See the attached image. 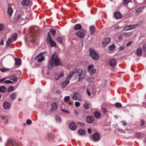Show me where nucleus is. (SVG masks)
<instances>
[{
	"label": "nucleus",
	"instance_id": "f257e3e1",
	"mask_svg": "<svg viewBox=\"0 0 146 146\" xmlns=\"http://www.w3.org/2000/svg\"><path fill=\"white\" fill-rule=\"evenodd\" d=\"M54 58V65L55 66H57L60 65V61L58 57L57 56H56V55L55 54H53L50 57V60L48 62V68L49 70H50L53 66V61Z\"/></svg>",
	"mask_w": 146,
	"mask_h": 146
},
{
	"label": "nucleus",
	"instance_id": "f03ea898",
	"mask_svg": "<svg viewBox=\"0 0 146 146\" xmlns=\"http://www.w3.org/2000/svg\"><path fill=\"white\" fill-rule=\"evenodd\" d=\"M82 72L83 70L82 69H74V79L75 80L78 79V80L80 81L84 79L85 77V75Z\"/></svg>",
	"mask_w": 146,
	"mask_h": 146
},
{
	"label": "nucleus",
	"instance_id": "7ed1b4c3",
	"mask_svg": "<svg viewBox=\"0 0 146 146\" xmlns=\"http://www.w3.org/2000/svg\"><path fill=\"white\" fill-rule=\"evenodd\" d=\"M17 37V34L16 33H14L7 41L6 44V46L9 47L12 42L16 40Z\"/></svg>",
	"mask_w": 146,
	"mask_h": 146
},
{
	"label": "nucleus",
	"instance_id": "20e7f679",
	"mask_svg": "<svg viewBox=\"0 0 146 146\" xmlns=\"http://www.w3.org/2000/svg\"><path fill=\"white\" fill-rule=\"evenodd\" d=\"M90 55L92 58L95 60H98L100 58V56L97 52L95 51L92 48L89 49Z\"/></svg>",
	"mask_w": 146,
	"mask_h": 146
},
{
	"label": "nucleus",
	"instance_id": "39448f33",
	"mask_svg": "<svg viewBox=\"0 0 146 146\" xmlns=\"http://www.w3.org/2000/svg\"><path fill=\"white\" fill-rule=\"evenodd\" d=\"M47 41L46 43L47 44H49L52 47H54L56 46V44L54 41L52 40L51 38V36L49 32H48L47 37Z\"/></svg>",
	"mask_w": 146,
	"mask_h": 146
},
{
	"label": "nucleus",
	"instance_id": "423d86ee",
	"mask_svg": "<svg viewBox=\"0 0 146 146\" xmlns=\"http://www.w3.org/2000/svg\"><path fill=\"white\" fill-rule=\"evenodd\" d=\"M46 53V51H44L39 53L35 58L34 60H36L39 58L37 61L38 62H40L44 60V56H43L44 54Z\"/></svg>",
	"mask_w": 146,
	"mask_h": 146
},
{
	"label": "nucleus",
	"instance_id": "0eeeda50",
	"mask_svg": "<svg viewBox=\"0 0 146 146\" xmlns=\"http://www.w3.org/2000/svg\"><path fill=\"white\" fill-rule=\"evenodd\" d=\"M72 74H73V72H72ZM72 76V74H71L68 76L66 79V80L62 83V84L64 87H66L69 83V80L71 78Z\"/></svg>",
	"mask_w": 146,
	"mask_h": 146
},
{
	"label": "nucleus",
	"instance_id": "6e6552de",
	"mask_svg": "<svg viewBox=\"0 0 146 146\" xmlns=\"http://www.w3.org/2000/svg\"><path fill=\"white\" fill-rule=\"evenodd\" d=\"M86 31L84 29H82L79 30L76 33V36L79 38H83L85 35Z\"/></svg>",
	"mask_w": 146,
	"mask_h": 146
},
{
	"label": "nucleus",
	"instance_id": "1a4fd4ad",
	"mask_svg": "<svg viewBox=\"0 0 146 146\" xmlns=\"http://www.w3.org/2000/svg\"><path fill=\"white\" fill-rule=\"evenodd\" d=\"M89 72L92 74L95 73L96 71V69L94 67V65H90L88 66Z\"/></svg>",
	"mask_w": 146,
	"mask_h": 146
},
{
	"label": "nucleus",
	"instance_id": "9d476101",
	"mask_svg": "<svg viewBox=\"0 0 146 146\" xmlns=\"http://www.w3.org/2000/svg\"><path fill=\"white\" fill-rule=\"evenodd\" d=\"M92 138L93 141L97 142L100 139V135L98 133H95L93 134Z\"/></svg>",
	"mask_w": 146,
	"mask_h": 146
},
{
	"label": "nucleus",
	"instance_id": "9b49d317",
	"mask_svg": "<svg viewBox=\"0 0 146 146\" xmlns=\"http://www.w3.org/2000/svg\"><path fill=\"white\" fill-rule=\"evenodd\" d=\"M86 120L88 123H91L94 121V118L92 116H89L86 117Z\"/></svg>",
	"mask_w": 146,
	"mask_h": 146
},
{
	"label": "nucleus",
	"instance_id": "f8f14e48",
	"mask_svg": "<svg viewBox=\"0 0 146 146\" xmlns=\"http://www.w3.org/2000/svg\"><path fill=\"white\" fill-rule=\"evenodd\" d=\"M116 61L114 59H112L109 61V64L111 66H115L116 65Z\"/></svg>",
	"mask_w": 146,
	"mask_h": 146
},
{
	"label": "nucleus",
	"instance_id": "ddd939ff",
	"mask_svg": "<svg viewBox=\"0 0 146 146\" xmlns=\"http://www.w3.org/2000/svg\"><path fill=\"white\" fill-rule=\"evenodd\" d=\"M10 104L7 101H5L3 104V107L5 109H8L10 107Z\"/></svg>",
	"mask_w": 146,
	"mask_h": 146
},
{
	"label": "nucleus",
	"instance_id": "4468645a",
	"mask_svg": "<svg viewBox=\"0 0 146 146\" xmlns=\"http://www.w3.org/2000/svg\"><path fill=\"white\" fill-rule=\"evenodd\" d=\"M95 30L96 27L94 25H92L90 27L89 30L91 34H93L95 32Z\"/></svg>",
	"mask_w": 146,
	"mask_h": 146
},
{
	"label": "nucleus",
	"instance_id": "2eb2a0df",
	"mask_svg": "<svg viewBox=\"0 0 146 146\" xmlns=\"http://www.w3.org/2000/svg\"><path fill=\"white\" fill-rule=\"evenodd\" d=\"M8 9L7 11V13L10 16H11L13 13V10L11 7V5L9 4L8 5Z\"/></svg>",
	"mask_w": 146,
	"mask_h": 146
},
{
	"label": "nucleus",
	"instance_id": "dca6fc26",
	"mask_svg": "<svg viewBox=\"0 0 146 146\" xmlns=\"http://www.w3.org/2000/svg\"><path fill=\"white\" fill-rule=\"evenodd\" d=\"M22 5L25 6H27L30 4L29 0H23L21 2Z\"/></svg>",
	"mask_w": 146,
	"mask_h": 146
},
{
	"label": "nucleus",
	"instance_id": "f3484780",
	"mask_svg": "<svg viewBox=\"0 0 146 146\" xmlns=\"http://www.w3.org/2000/svg\"><path fill=\"white\" fill-rule=\"evenodd\" d=\"M80 95L77 93L74 94V100H80Z\"/></svg>",
	"mask_w": 146,
	"mask_h": 146
},
{
	"label": "nucleus",
	"instance_id": "a211bd4d",
	"mask_svg": "<svg viewBox=\"0 0 146 146\" xmlns=\"http://www.w3.org/2000/svg\"><path fill=\"white\" fill-rule=\"evenodd\" d=\"M114 16L115 18L117 19H120L122 16L121 14L119 12H117L115 13Z\"/></svg>",
	"mask_w": 146,
	"mask_h": 146
},
{
	"label": "nucleus",
	"instance_id": "6ab92c4d",
	"mask_svg": "<svg viewBox=\"0 0 146 146\" xmlns=\"http://www.w3.org/2000/svg\"><path fill=\"white\" fill-rule=\"evenodd\" d=\"M9 78L10 80H13L15 83L17 82L18 80V78L15 75L11 76L9 77Z\"/></svg>",
	"mask_w": 146,
	"mask_h": 146
},
{
	"label": "nucleus",
	"instance_id": "aec40b11",
	"mask_svg": "<svg viewBox=\"0 0 146 146\" xmlns=\"http://www.w3.org/2000/svg\"><path fill=\"white\" fill-rule=\"evenodd\" d=\"M52 108L50 109V111L56 110L58 108L57 104L55 102H54L52 104Z\"/></svg>",
	"mask_w": 146,
	"mask_h": 146
},
{
	"label": "nucleus",
	"instance_id": "412c9836",
	"mask_svg": "<svg viewBox=\"0 0 146 146\" xmlns=\"http://www.w3.org/2000/svg\"><path fill=\"white\" fill-rule=\"evenodd\" d=\"M82 28V26L80 24H77L75 25L74 29L76 30L80 29Z\"/></svg>",
	"mask_w": 146,
	"mask_h": 146
},
{
	"label": "nucleus",
	"instance_id": "4be33fe9",
	"mask_svg": "<svg viewBox=\"0 0 146 146\" xmlns=\"http://www.w3.org/2000/svg\"><path fill=\"white\" fill-rule=\"evenodd\" d=\"M15 64L16 65L19 66L21 65V60L20 59L16 58L15 59Z\"/></svg>",
	"mask_w": 146,
	"mask_h": 146
},
{
	"label": "nucleus",
	"instance_id": "5701e85b",
	"mask_svg": "<svg viewBox=\"0 0 146 146\" xmlns=\"http://www.w3.org/2000/svg\"><path fill=\"white\" fill-rule=\"evenodd\" d=\"M110 40L109 38H105L102 42L103 44H105L106 45L110 43Z\"/></svg>",
	"mask_w": 146,
	"mask_h": 146
},
{
	"label": "nucleus",
	"instance_id": "b1692460",
	"mask_svg": "<svg viewBox=\"0 0 146 146\" xmlns=\"http://www.w3.org/2000/svg\"><path fill=\"white\" fill-rule=\"evenodd\" d=\"M142 50L141 48H138L136 51L137 55L138 56L141 55L142 54Z\"/></svg>",
	"mask_w": 146,
	"mask_h": 146
},
{
	"label": "nucleus",
	"instance_id": "393cba45",
	"mask_svg": "<svg viewBox=\"0 0 146 146\" xmlns=\"http://www.w3.org/2000/svg\"><path fill=\"white\" fill-rule=\"evenodd\" d=\"M94 115L95 117L97 118H99L101 116L100 113L98 111H96L94 112Z\"/></svg>",
	"mask_w": 146,
	"mask_h": 146
},
{
	"label": "nucleus",
	"instance_id": "a878e982",
	"mask_svg": "<svg viewBox=\"0 0 146 146\" xmlns=\"http://www.w3.org/2000/svg\"><path fill=\"white\" fill-rule=\"evenodd\" d=\"M78 133L79 135H84L85 134V132L84 129H80L78 130Z\"/></svg>",
	"mask_w": 146,
	"mask_h": 146
},
{
	"label": "nucleus",
	"instance_id": "bb28decb",
	"mask_svg": "<svg viewBox=\"0 0 146 146\" xmlns=\"http://www.w3.org/2000/svg\"><path fill=\"white\" fill-rule=\"evenodd\" d=\"M7 90V88L5 86H0V92H4Z\"/></svg>",
	"mask_w": 146,
	"mask_h": 146
},
{
	"label": "nucleus",
	"instance_id": "cd10ccee",
	"mask_svg": "<svg viewBox=\"0 0 146 146\" xmlns=\"http://www.w3.org/2000/svg\"><path fill=\"white\" fill-rule=\"evenodd\" d=\"M17 95L16 93H13L10 94V97L11 99L14 100L17 97Z\"/></svg>",
	"mask_w": 146,
	"mask_h": 146
},
{
	"label": "nucleus",
	"instance_id": "c85d7f7f",
	"mask_svg": "<svg viewBox=\"0 0 146 146\" xmlns=\"http://www.w3.org/2000/svg\"><path fill=\"white\" fill-rule=\"evenodd\" d=\"M57 74L58 76L57 77L56 76L55 77V78L56 80H59L61 77H63L64 76V73L63 72H61L59 75L58 74Z\"/></svg>",
	"mask_w": 146,
	"mask_h": 146
},
{
	"label": "nucleus",
	"instance_id": "c756f323",
	"mask_svg": "<svg viewBox=\"0 0 146 146\" xmlns=\"http://www.w3.org/2000/svg\"><path fill=\"white\" fill-rule=\"evenodd\" d=\"M129 29L132 30L135 28L136 27H137L138 26V24H136L134 25H129Z\"/></svg>",
	"mask_w": 146,
	"mask_h": 146
},
{
	"label": "nucleus",
	"instance_id": "7c9ffc66",
	"mask_svg": "<svg viewBox=\"0 0 146 146\" xmlns=\"http://www.w3.org/2000/svg\"><path fill=\"white\" fill-rule=\"evenodd\" d=\"M15 90V88L13 86L9 87L7 89L8 92L13 91Z\"/></svg>",
	"mask_w": 146,
	"mask_h": 146
},
{
	"label": "nucleus",
	"instance_id": "2f4dec72",
	"mask_svg": "<svg viewBox=\"0 0 146 146\" xmlns=\"http://www.w3.org/2000/svg\"><path fill=\"white\" fill-rule=\"evenodd\" d=\"M132 33L131 32H125L123 33V35L126 36H129L131 35Z\"/></svg>",
	"mask_w": 146,
	"mask_h": 146
},
{
	"label": "nucleus",
	"instance_id": "473e14b6",
	"mask_svg": "<svg viewBox=\"0 0 146 146\" xmlns=\"http://www.w3.org/2000/svg\"><path fill=\"white\" fill-rule=\"evenodd\" d=\"M115 107L117 108H121L122 106L121 104L119 102H117L115 104Z\"/></svg>",
	"mask_w": 146,
	"mask_h": 146
},
{
	"label": "nucleus",
	"instance_id": "72a5a7b5",
	"mask_svg": "<svg viewBox=\"0 0 146 146\" xmlns=\"http://www.w3.org/2000/svg\"><path fill=\"white\" fill-rule=\"evenodd\" d=\"M83 107L85 109H88L90 107V105L87 103H85L83 105Z\"/></svg>",
	"mask_w": 146,
	"mask_h": 146
},
{
	"label": "nucleus",
	"instance_id": "f704fd0d",
	"mask_svg": "<svg viewBox=\"0 0 146 146\" xmlns=\"http://www.w3.org/2000/svg\"><path fill=\"white\" fill-rule=\"evenodd\" d=\"M9 143L11 144L13 146H14L15 145V142L13 140H10L9 141Z\"/></svg>",
	"mask_w": 146,
	"mask_h": 146
},
{
	"label": "nucleus",
	"instance_id": "c9c22d12",
	"mask_svg": "<svg viewBox=\"0 0 146 146\" xmlns=\"http://www.w3.org/2000/svg\"><path fill=\"white\" fill-rule=\"evenodd\" d=\"M56 40L57 41L59 42L62 43V38L60 37H58L56 39Z\"/></svg>",
	"mask_w": 146,
	"mask_h": 146
},
{
	"label": "nucleus",
	"instance_id": "e433bc0d",
	"mask_svg": "<svg viewBox=\"0 0 146 146\" xmlns=\"http://www.w3.org/2000/svg\"><path fill=\"white\" fill-rule=\"evenodd\" d=\"M130 2V0H123L122 3L124 5H127Z\"/></svg>",
	"mask_w": 146,
	"mask_h": 146
},
{
	"label": "nucleus",
	"instance_id": "4c0bfd02",
	"mask_svg": "<svg viewBox=\"0 0 146 146\" xmlns=\"http://www.w3.org/2000/svg\"><path fill=\"white\" fill-rule=\"evenodd\" d=\"M50 32L52 33L53 36H54L56 33V31L53 29H51L50 30Z\"/></svg>",
	"mask_w": 146,
	"mask_h": 146
},
{
	"label": "nucleus",
	"instance_id": "58836bf2",
	"mask_svg": "<svg viewBox=\"0 0 146 146\" xmlns=\"http://www.w3.org/2000/svg\"><path fill=\"white\" fill-rule=\"evenodd\" d=\"M102 111L104 114H106L107 112H108L106 109L104 107H102L101 108Z\"/></svg>",
	"mask_w": 146,
	"mask_h": 146
},
{
	"label": "nucleus",
	"instance_id": "ea45409f",
	"mask_svg": "<svg viewBox=\"0 0 146 146\" xmlns=\"http://www.w3.org/2000/svg\"><path fill=\"white\" fill-rule=\"evenodd\" d=\"M56 119L57 121L58 122H61V119L60 117L56 115Z\"/></svg>",
	"mask_w": 146,
	"mask_h": 146
},
{
	"label": "nucleus",
	"instance_id": "a19ab883",
	"mask_svg": "<svg viewBox=\"0 0 146 146\" xmlns=\"http://www.w3.org/2000/svg\"><path fill=\"white\" fill-rule=\"evenodd\" d=\"M4 26L3 24H0V31H2L4 29Z\"/></svg>",
	"mask_w": 146,
	"mask_h": 146
},
{
	"label": "nucleus",
	"instance_id": "79ce46f5",
	"mask_svg": "<svg viewBox=\"0 0 146 146\" xmlns=\"http://www.w3.org/2000/svg\"><path fill=\"white\" fill-rule=\"evenodd\" d=\"M109 48L110 50H112L115 48V46L114 44H113L110 46H109Z\"/></svg>",
	"mask_w": 146,
	"mask_h": 146
},
{
	"label": "nucleus",
	"instance_id": "37998d69",
	"mask_svg": "<svg viewBox=\"0 0 146 146\" xmlns=\"http://www.w3.org/2000/svg\"><path fill=\"white\" fill-rule=\"evenodd\" d=\"M123 30L125 31H127L129 30H130L129 29V26L127 25L125 27L123 28Z\"/></svg>",
	"mask_w": 146,
	"mask_h": 146
},
{
	"label": "nucleus",
	"instance_id": "c03bdc74",
	"mask_svg": "<svg viewBox=\"0 0 146 146\" xmlns=\"http://www.w3.org/2000/svg\"><path fill=\"white\" fill-rule=\"evenodd\" d=\"M4 83H8V84H13V82L12 81L10 80H6L4 82Z\"/></svg>",
	"mask_w": 146,
	"mask_h": 146
},
{
	"label": "nucleus",
	"instance_id": "a18cd8bd",
	"mask_svg": "<svg viewBox=\"0 0 146 146\" xmlns=\"http://www.w3.org/2000/svg\"><path fill=\"white\" fill-rule=\"evenodd\" d=\"M70 128L72 130H73V122H71L70 124Z\"/></svg>",
	"mask_w": 146,
	"mask_h": 146
},
{
	"label": "nucleus",
	"instance_id": "49530a36",
	"mask_svg": "<svg viewBox=\"0 0 146 146\" xmlns=\"http://www.w3.org/2000/svg\"><path fill=\"white\" fill-rule=\"evenodd\" d=\"M26 123L27 124L30 125L31 124L32 121L31 120L28 119L27 120Z\"/></svg>",
	"mask_w": 146,
	"mask_h": 146
},
{
	"label": "nucleus",
	"instance_id": "de8ad7c7",
	"mask_svg": "<svg viewBox=\"0 0 146 146\" xmlns=\"http://www.w3.org/2000/svg\"><path fill=\"white\" fill-rule=\"evenodd\" d=\"M142 11V9L141 8H138L136 10V12L137 13H140Z\"/></svg>",
	"mask_w": 146,
	"mask_h": 146
},
{
	"label": "nucleus",
	"instance_id": "09e8293b",
	"mask_svg": "<svg viewBox=\"0 0 146 146\" xmlns=\"http://www.w3.org/2000/svg\"><path fill=\"white\" fill-rule=\"evenodd\" d=\"M141 136V134L139 132L137 133H136V137H139Z\"/></svg>",
	"mask_w": 146,
	"mask_h": 146
},
{
	"label": "nucleus",
	"instance_id": "8fccbe9b",
	"mask_svg": "<svg viewBox=\"0 0 146 146\" xmlns=\"http://www.w3.org/2000/svg\"><path fill=\"white\" fill-rule=\"evenodd\" d=\"M75 106L76 107H78L80 106V104L78 102H76L75 103Z\"/></svg>",
	"mask_w": 146,
	"mask_h": 146
},
{
	"label": "nucleus",
	"instance_id": "3c124183",
	"mask_svg": "<svg viewBox=\"0 0 146 146\" xmlns=\"http://www.w3.org/2000/svg\"><path fill=\"white\" fill-rule=\"evenodd\" d=\"M70 97L69 96L65 97L64 99V100H69Z\"/></svg>",
	"mask_w": 146,
	"mask_h": 146
},
{
	"label": "nucleus",
	"instance_id": "603ef678",
	"mask_svg": "<svg viewBox=\"0 0 146 146\" xmlns=\"http://www.w3.org/2000/svg\"><path fill=\"white\" fill-rule=\"evenodd\" d=\"M0 69L1 71L3 72L6 71L7 70V69L5 68H1Z\"/></svg>",
	"mask_w": 146,
	"mask_h": 146
},
{
	"label": "nucleus",
	"instance_id": "864d4df0",
	"mask_svg": "<svg viewBox=\"0 0 146 146\" xmlns=\"http://www.w3.org/2000/svg\"><path fill=\"white\" fill-rule=\"evenodd\" d=\"M143 47L144 51L146 52V44H145L143 45Z\"/></svg>",
	"mask_w": 146,
	"mask_h": 146
},
{
	"label": "nucleus",
	"instance_id": "5fc2aeb1",
	"mask_svg": "<svg viewBox=\"0 0 146 146\" xmlns=\"http://www.w3.org/2000/svg\"><path fill=\"white\" fill-rule=\"evenodd\" d=\"M132 43V41H130L126 44V46H129Z\"/></svg>",
	"mask_w": 146,
	"mask_h": 146
},
{
	"label": "nucleus",
	"instance_id": "6e6d98bb",
	"mask_svg": "<svg viewBox=\"0 0 146 146\" xmlns=\"http://www.w3.org/2000/svg\"><path fill=\"white\" fill-rule=\"evenodd\" d=\"M61 110L64 113H70L69 111H68L67 110H63L62 109H61Z\"/></svg>",
	"mask_w": 146,
	"mask_h": 146
},
{
	"label": "nucleus",
	"instance_id": "4d7b16f0",
	"mask_svg": "<svg viewBox=\"0 0 146 146\" xmlns=\"http://www.w3.org/2000/svg\"><path fill=\"white\" fill-rule=\"evenodd\" d=\"M73 31H71L69 33V36L70 37H72L73 35Z\"/></svg>",
	"mask_w": 146,
	"mask_h": 146
},
{
	"label": "nucleus",
	"instance_id": "13d9d810",
	"mask_svg": "<svg viewBox=\"0 0 146 146\" xmlns=\"http://www.w3.org/2000/svg\"><path fill=\"white\" fill-rule=\"evenodd\" d=\"M124 48H125V47H124L121 46L119 48V50L120 51H121L122 50H123L124 49Z\"/></svg>",
	"mask_w": 146,
	"mask_h": 146
},
{
	"label": "nucleus",
	"instance_id": "bf43d9fd",
	"mask_svg": "<svg viewBox=\"0 0 146 146\" xmlns=\"http://www.w3.org/2000/svg\"><path fill=\"white\" fill-rule=\"evenodd\" d=\"M88 131L89 133H91L92 132V130L90 128H89L88 129Z\"/></svg>",
	"mask_w": 146,
	"mask_h": 146
},
{
	"label": "nucleus",
	"instance_id": "052dcab7",
	"mask_svg": "<svg viewBox=\"0 0 146 146\" xmlns=\"http://www.w3.org/2000/svg\"><path fill=\"white\" fill-rule=\"evenodd\" d=\"M76 123L74 122V130H75L76 128Z\"/></svg>",
	"mask_w": 146,
	"mask_h": 146
},
{
	"label": "nucleus",
	"instance_id": "680f3d73",
	"mask_svg": "<svg viewBox=\"0 0 146 146\" xmlns=\"http://www.w3.org/2000/svg\"><path fill=\"white\" fill-rule=\"evenodd\" d=\"M144 124V121L143 119L141 120V125L142 126Z\"/></svg>",
	"mask_w": 146,
	"mask_h": 146
},
{
	"label": "nucleus",
	"instance_id": "e2e57ef3",
	"mask_svg": "<svg viewBox=\"0 0 146 146\" xmlns=\"http://www.w3.org/2000/svg\"><path fill=\"white\" fill-rule=\"evenodd\" d=\"M5 80V78H2V79H0V83L2 82H3Z\"/></svg>",
	"mask_w": 146,
	"mask_h": 146
},
{
	"label": "nucleus",
	"instance_id": "0e129e2a",
	"mask_svg": "<svg viewBox=\"0 0 146 146\" xmlns=\"http://www.w3.org/2000/svg\"><path fill=\"white\" fill-rule=\"evenodd\" d=\"M87 94L89 96L91 95V92L89 91H87Z\"/></svg>",
	"mask_w": 146,
	"mask_h": 146
},
{
	"label": "nucleus",
	"instance_id": "69168bd1",
	"mask_svg": "<svg viewBox=\"0 0 146 146\" xmlns=\"http://www.w3.org/2000/svg\"><path fill=\"white\" fill-rule=\"evenodd\" d=\"M53 136V135L51 133H50V134H48V137H50L52 138Z\"/></svg>",
	"mask_w": 146,
	"mask_h": 146
},
{
	"label": "nucleus",
	"instance_id": "338daca9",
	"mask_svg": "<svg viewBox=\"0 0 146 146\" xmlns=\"http://www.w3.org/2000/svg\"><path fill=\"white\" fill-rule=\"evenodd\" d=\"M74 112L75 113L76 115H77L79 114V112H78L77 111V110H74Z\"/></svg>",
	"mask_w": 146,
	"mask_h": 146
},
{
	"label": "nucleus",
	"instance_id": "774afa93",
	"mask_svg": "<svg viewBox=\"0 0 146 146\" xmlns=\"http://www.w3.org/2000/svg\"><path fill=\"white\" fill-rule=\"evenodd\" d=\"M78 123L80 124L81 126H84V123L82 122Z\"/></svg>",
	"mask_w": 146,
	"mask_h": 146
}]
</instances>
